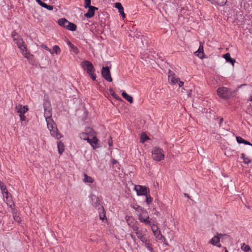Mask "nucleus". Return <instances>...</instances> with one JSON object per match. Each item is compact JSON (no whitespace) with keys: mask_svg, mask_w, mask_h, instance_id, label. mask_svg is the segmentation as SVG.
<instances>
[{"mask_svg":"<svg viewBox=\"0 0 252 252\" xmlns=\"http://www.w3.org/2000/svg\"><path fill=\"white\" fill-rule=\"evenodd\" d=\"M47 127L49 129L51 135L57 139H60L62 134L59 132L52 118L46 120Z\"/></svg>","mask_w":252,"mask_h":252,"instance_id":"obj_1","label":"nucleus"},{"mask_svg":"<svg viewBox=\"0 0 252 252\" xmlns=\"http://www.w3.org/2000/svg\"><path fill=\"white\" fill-rule=\"evenodd\" d=\"M235 91L226 87L219 88L217 90L218 95L222 98H229L234 95Z\"/></svg>","mask_w":252,"mask_h":252,"instance_id":"obj_2","label":"nucleus"},{"mask_svg":"<svg viewBox=\"0 0 252 252\" xmlns=\"http://www.w3.org/2000/svg\"><path fill=\"white\" fill-rule=\"evenodd\" d=\"M15 43L17 44L18 48L20 49L22 55L26 58H30L32 56L30 53L28 51L27 46L23 41V39L20 37L15 42Z\"/></svg>","mask_w":252,"mask_h":252,"instance_id":"obj_3","label":"nucleus"},{"mask_svg":"<svg viewBox=\"0 0 252 252\" xmlns=\"http://www.w3.org/2000/svg\"><path fill=\"white\" fill-rule=\"evenodd\" d=\"M81 67L93 81L96 80V71L93 64H81Z\"/></svg>","mask_w":252,"mask_h":252,"instance_id":"obj_4","label":"nucleus"},{"mask_svg":"<svg viewBox=\"0 0 252 252\" xmlns=\"http://www.w3.org/2000/svg\"><path fill=\"white\" fill-rule=\"evenodd\" d=\"M152 158L155 161H160L164 158V154L163 150L158 147H154L152 151Z\"/></svg>","mask_w":252,"mask_h":252,"instance_id":"obj_5","label":"nucleus"},{"mask_svg":"<svg viewBox=\"0 0 252 252\" xmlns=\"http://www.w3.org/2000/svg\"><path fill=\"white\" fill-rule=\"evenodd\" d=\"M138 219L141 222L144 223L146 225L151 224V221L149 220L148 213L145 210H140V212L138 214Z\"/></svg>","mask_w":252,"mask_h":252,"instance_id":"obj_6","label":"nucleus"},{"mask_svg":"<svg viewBox=\"0 0 252 252\" xmlns=\"http://www.w3.org/2000/svg\"><path fill=\"white\" fill-rule=\"evenodd\" d=\"M94 130L90 127H87L85 129V132H82L80 134V137L81 139L87 140V141H89V139L90 137H92L93 136V133H94Z\"/></svg>","mask_w":252,"mask_h":252,"instance_id":"obj_7","label":"nucleus"},{"mask_svg":"<svg viewBox=\"0 0 252 252\" xmlns=\"http://www.w3.org/2000/svg\"><path fill=\"white\" fill-rule=\"evenodd\" d=\"M134 189L138 195H145L150 192L149 189L145 186L136 185L135 186Z\"/></svg>","mask_w":252,"mask_h":252,"instance_id":"obj_8","label":"nucleus"},{"mask_svg":"<svg viewBox=\"0 0 252 252\" xmlns=\"http://www.w3.org/2000/svg\"><path fill=\"white\" fill-rule=\"evenodd\" d=\"M126 220L127 224L130 226L133 230H137V226H138L137 221L132 217L126 216Z\"/></svg>","mask_w":252,"mask_h":252,"instance_id":"obj_9","label":"nucleus"},{"mask_svg":"<svg viewBox=\"0 0 252 252\" xmlns=\"http://www.w3.org/2000/svg\"><path fill=\"white\" fill-rule=\"evenodd\" d=\"M101 74L102 77L107 81H112V78L111 76L110 68L109 67H103L101 69Z\"/></svg>","mask_w":252,"mask_h":252,"instance_id":"obj_10","label":"nucleus"},{"mask_svg":"<svg viewBox=\"0 0 252 252\" xmlns=\"http://www.w3.org/2000/svg\"><path fill=\"white\" fill-rule=\"evenodd\" d=\"M168 80L170 84L175 85L178 82L179 78L176 76L173 71L169 69L168 70Z\"/></svg>","mask_w":252,"mask_h":252,"instance_id":"obj_11","label":"nucleus"},{"mask_svg":"<svg viewBox=\"0 0 252 252\" xmlns=\"http://www.w3.org/2000/svg\"><path fill=\"white\" fill-rule=\"evenodd\" d=\"M89 140H90L88 142L91 144L94 149H95L99 147L98 144V140L95 136L94 132L93 136H92V137H90Z\"/></svg>","mask_w":252,"mask_h":252,"instance_id":"obj_12","label":"nucleus"},{"mask_svg":"<svg viewBox=\"0 0 252 252\" xmlns=\"http://www.w3.org/2000/svg\"><path fill=\"white\" fill-rule=\"evenodd\" d=\"M134 232L136 233V236L138 239H139L143 243H145V244H148V240L146 239L145 236L143 234L142 230H139V227L137 226V230H133Z\"/></svg>","mask_w":252,"mask_h":252,"instance_id":"obj_13","label":"nucleus"},{"mask_svg":"<svg viewBox=\"0 0 252 252\" xmlns=\"http://www.w3.org/2000/svg\"><path fill=\"white\" fill-rule=\"evenodd\" d=\"M222 236V234L220 233L218 234L217 236L213 237L210 241V243L214 246L220 247L221 245L220 244V237Z\"/></svg>","mask_w":252,"mask_h":252,"instance_id":"obj_14","label":"nucleus"},{"mask_svg":"<svg viewBox=\"0 0 252 252\" xmlns=\"http://www.w3.org/2000/svg\"><path fill=\"white\" fill-rule=\"evenodd\" d=\"M92 204V205L97 208H100L101 206L100 201L98 197L95 195H93L91 196Z\"/></svg>","mask_w":252,"mask_h":252,"instance_id":"obj_15","label":"nucleus"},{"mask_svg":"<svg viewBox=\"0 0 252 252\" xmlns=\"http://www.w3.org/2000/svg\"><path fill=\"white\" fill-rule=\"evenodd\" d=\"M88 8H89L88 11L85 14V16L86 18H91L94 15V10L97 8L93 6H90Z\"/></svg>","mask_w":252,"mask_h":252,"instance_id":"obj_16","label":"nucleus"},{"mask_svg":"<svg viewBox=\"0 0 252 252\" xmlns=\"http://www.w3.org/2000/svg\"><path fill=\"white\" fill-rule=\"evenodd\" d=\"M29 110L28 107L27 105L22 106L21 105L16 107V110L19 114H25Z\"/></svg>","mask_w":252,"mask_h":252,"instance_id":"obj_17","label":"nucleus"},{"mask_svg":"<svg viewBox=\"0 0 252 252\" xmlns=\"http://www.w3.org/2000/svg\"><path fill=\"white\" fill-rule=\"evenodd\" d=\"M115 7L119 10L120 14L122 15L123 19L126 17V15L124 11V8L120 2H117L115 3Z\"/></svg>","mask_w":252,"mask_h":252,"instance_id":"obj_18","label":"nucleus"},{"mask_svg":"<svg viewBox=\"0 0 252 252\" xmlns=\"http://www.w3.org/2000/svg\"><path fill=\"white\" fill-rule=\"evenodd\" d=\"M44 117L45 119H48L51 118L52 113L51 110L49 108H47V107L46 105L44 106Z\"/></svg>","mask_w":252,"mask_h":252,"instance_id":"obj_19","label":"nucleus"},{"mask_svg":"<svg viewBox=\"0 0 252 252\" xmlns=\"http://www.w3.org/2000/svg\"><path fill=\"white\" fill-rule=\"evenodd\" d=\"M195 55L199 58L202 59L203 57V47L202 45H200L198 50L194 53Z\"/></svg>","mask_w":252,"mask_h":252,"instance_id":"obj_20","label":"nucleus"},{"mask_svg":"<svg viewBox=\"0 0 252 252\" xmlns=\"http://www.w3.org/2000/svg\"><path fill=\"white\" fill-rule=\"evenodd\" d=\"M83 181L85 183H93L94 182V180L92 177L88 176L86 174H84Z\"/></svg>","mask_w":252,"mask_h":252,"instance_id":"obj_21","label":"nucleus"},{"mask_svg":"<svg viewBox=\"0 0 252 252\" xmlns=\"http://www.w3.org/2000/svg\"><path fill=\"white\" fill-rule=\"evenodd\" d=\"M98 209L99 211V219L103 220L106 218L105 210L102 206H100Z\"/></svg>","mask_w":252,"mask_h":252,"instance_id":"obj_22","label":"nucleus"},{"mask_svg":"<svg viewBox=\"0 0 252 252\" xmlns=\"http://www.w3.org/2000/svg\"><path fill=\"white\" fill-rule=\"evenodd\" d=\"M122 95L123 97L127 101H128L130 103H132L133 102V98L131 95L128 94L127 93H126L125 92H123L122 93Z\"/></svg>","mask_w":252,"mask_h":252,"instance_id":"obj_23","label":"nucleus"},{"mask_svg":"<svg viewBox=\"0 0 252 252\" xmlns=\"http://www.w3.org/2000/svg\"><path fill=\"white\" fill-rule=\"evenodd\" d=\"M68 21L62 18L58 20V24L60 26L66 28Z\"/></svg>","mask_w":252,"mask_h":252,"instance_id":"obj_24","label":"nucleus"},{"mask_svg":"<svg viewBox=\"0 0 252 252\" xmlns=\"http://www.w3.org/2000/svg\"><path fill=\"white\" fill-rule=\"evenodd\" d=\"M57 145L59 153L60 155H62L64 150V144L63 142L60 141L58 142Z\"/></svg>","mask_w":252,"mask_h":252,"instance_id":"obj_25","label":"nucleus"},{"mask_svg":"<svg viewBox=\"0 0 252 252\" xmlns=\"http://www.w3.org/2000/svg\"><path fill=\"white\" fill-rule=\"evenodd\" d=\"M223 57L226 60L227 62H229L230 63H235V60L231 58L230 55L229 53H226L223 55Z\"/></svg>","mask_w":252,"mask_h":252,"instance_id":"obj_26","label":"nucleus"},{"mask_svg":"<svg viewBox=\"0 0 252 252\" xmlns=\"http://www.w3.org/2000/svg\"><path fill=\"white\" fill-rule=\"evenodd\" d=\"M61 49L58 45H55L53 47V49H51V52H49L51 54H53L55 53L56 55H59L61 53Z\"/></svg>","mask_w":252,"mask_h":252,"instance_id":"obj_27","label":"nucleus"},{"mask_svg":"<svg viewBox=\"0 0 252 252\" xmlns=\"http://www.w3.org/2000/svg\"><path fill=\"white\" fill-rule=\"evenodd\" d=\"M66 29L71 31H75L77 29V27L74 24L68 21L67 26Z\"/></svg>","mask_w":252,"mask_h":252,"instance_id":"obj_28","label":"nucleus"},{"mask_svg":"<svg viewBox=\"0 0 252 252\" xmlns=\"http://www.w3.org/2000/svg\"><path fill=\"white\" fill-rule=\"evenodd\" d=\"M67 44L69 46L70 50L71 52L77 54L78 53V49L73 44H72L70 42L68 41L67 42Z\"/></svg>","mask_w":252,"mask_h":252,"instance_id":"obj_29","label":"nucleus"},{"mask_svg":"<svg viewBox=\"0 0 252 252\" xmlns=\"http://www.w3.org/2000/svg\"><path fill=\"white\" fill-rule=\"evenodd\" d=\"M241 249L245 252H252L250 246L246 245L245 243L242 244Z\"/></svg>","mask_w":252,"mask_h":252,"instance_id":"obj_30","label":"nucleus"},{"mask_svg":"<svg viewBox=\"0 0 252 252\" xmlns=\"http://www.w3.org/2000/svg\"><path fill=\"white\" fill-rule=\"evenodd\" d=\"M148 225L151 226L153 232H154L155 231H157L159 230L158 225L156 223H155L154 222L152 223L151 222V224H148Z\"/></svg>","mask_w":252,"mask_h":252,"instance_id":"obj_31","label":"nucleus"},{"mask_svg":"<svg viewBox=\"0 0 252 252\" xmlns=\"http://www.w3.org/2000/svg\"><path fill=\"white\" fill-rule=\"evenodd\" d=\"M149 139L148 136L145 133H142L140 136V142L144 143L147 140Z\"/></svg>","mask_w":252,"mask_h":252,"instance_id":"obj_32","label":"nucleus"},{"mask_svg":"<svg viewBox=\"0 0 252 252\" xmlns=\"http://www.w3.org/2000/svg\"><path fill=\"white\" fill-rule=\"evenodd\" d=\"M154 233V235H155V236L158 239V240H161L163 236L162 235V234H161V232H160V230H158V231H155L154 232H153Z\"/></svg>","mask_w":252,"mask_h":252,"instance_id":"obj_33","label":"nucleus"},{"mask_svg":"<svg viewBox=\"0 0 252 252\" xmlns=\"http://www.w3.org/2000/svg\"><path fill=\"white\" fill-rule=\"evenodd\" d=\"M3 196L6 198L7 201H10L11 200V196L10 193L8 191H5V192L3 193Z\"/></svg>","mask_w":252,"mask_h":252,"instance_id":"obj_34","label":"nucleus"},{"mask_svg":"<svg viewBox=\"0 0 252 252\" xmlns=\"http://www.w3.org/2000/svg\"><path fill=\"white\" fill-rule=\"evenodd\" d=\"M241 158L243 159L244 162L246 164H249L251 161L248 158L245 157V155L244 154H241Z\"/></svg>","mask_w":252,"mask_h":252,"instance_id":"obj_35","label":"nucleus"},{"mask_svg":"<svg viewBox=\"0 0 252 252\" xmlns=\"http://www.w3.org/2000/svg\"><path fill=\"white\" fill-rule=\"evenodd\" d=\"M11 36H12V37L13 38V39L14 41V42H15L20 37V36L17 34V33L16 32H15V31H13L12 32Z\"/></svg>","mask_w":252,"mask_h":252,"instance_id":"obj_36","label":"nucleus"},{"mask_svg":"<svg viewBox=\"0 0 252 252\" xmlns=\"http://www.w3.org/2000/svg\"><path fill=\"white\" fill-rule=\"evenodd\" d=\"M145 196H146V201L147 203L148 204H150V203H152L153 198H152V197L150 196V194H147L146 195H145Z\"/></svg>","mask_w":252,"mask_h":252,"instance_id":"obj_37","label":"nucleus"},{"mask_svg":"<svg viewBox=\"0 0 252 252\" xmlns=\"http://www.w3.org/2000/svg\"><path fill=\"white\" fill-rule=\"evenodd\" d=\"M42 7L48 9V10H52L53 9V6L50 5H48L47 4H46L44 2L42 4Z\"/></svg>","mask_w":252,"mask_h":252,"instance_id":"obj_38","label":"nucleus"},{"mask_svg":"<svg viewBox=\"0 0 252 252\" xmlns=\"http://www.w3.org/2000/svg\"><path fill=\"white\" fill-rule=\"evenodd\" d=\"M236 140L238 143H245V141L246 140L244 139L243 138L240 136L236 137Z\"/></svg>","mask_w":252,"mask_h":252,"instance_id":"obj_39","label":"nucleus"},{"mask_svg":"<svg viewBox=\"0 0 252 252\" xmlns=\"http://www.w3.org/2000/svg\"><path fill=\"white\" fill-rule=\"evenodd\" d=\"M85 0V5H84V7L85 8H87L88 7H89L91 5V0Z\"/></svg>","mask_w":252,"mask_h":252,"instance_id":"obj_40","label":"nucleus"},{"mask_svg":"<svg viewBox=\"0 0 252 252\" xmlns=\"http://www.w3.org/2000/svg\"><path fill=\"white\" fill-rule=\"evenodd\" d=\"M0 188L1 191L2 192V193L5 192V191H7L6 186L4 185H3V183L0 184Z\"/></svg>","mask_w":252,"mask_h":252,"instance_id":"obj_41","label":"nucleus"},{"mask_svg":"<svg viewBox=\"0 0 252 252\" xmlns=\"http://www.w3.org/2000/svg\"><path fill=\"white\" fill-rule=\"evenodd\" d=\"M41 47L49 52H51V49H49L46 45H44L43 44H42L40 45Z\"/></svg>","mask_w":252,"mask_h":252,"instance_id":"obj_42","label":"nucleus"},{"mask_svg":"<svg viewBox=\"0 0 252 252\" xmlns=\"http://www.w3.org/2000/svg\"><path fill=\"white\" fill-rule=\"evenodd\" d=\"M111 94L113 96V97L116 98V99L119 100L120 99V97L115 93H112Z\"/></svg>","mask_w":252,"mask_h":252,"instance_id":"obj_43","label":"nucleus"},{"mask_svg":"<svg viewBox=\"0 0 252 252\" xmlns=\"http://www.w3.org/2000/svg\"><path fill=\"white\" fill-rule=\"evenodd\" d=\"M19 116H20L21 121H24L25 120L26 117L24 115V114H19Z\"/></svg>","mask_w":252,"mask_h":252,"instance_id":"obj_44","label":"nucleus"},{"mask_svg":"<svg viewBox=\"0 0 252 252\" xmlns=\"http://www.w3.org/2000/svg\"><path fill=\"white\" fill-rule=\"evenodd\" d=\"M178 84L179 87H181L184 85V82L180 81V79L178 81V82L177 83Z\"/></svg>","mask_w":252,"mask_h":252,"instance_id":"obj_45","label":"nucleus"},{"mask_svg":"<svg viewBox=\"0 0 252 252\" xmlns=\"http://www.w3.org/2000/svg\"><path fill=\"white\" fill-rule=\"evenodd\" d=\"M35 1L41 6H42L43 4V2H42L41 0H35Z\"/></svg>","mask_w":252,"mask_h":252,"instance_id":"obj_46","label":"nucleus"},{"mask_svg":"<svg viewBox=\"0 0 252 252\" xmlns=\"http://www.w3.org/2000/svg\"><path fill=\"white\" fill-rule=\"evenodd\" d=\"M108 144H109V146H112V139L111 137H110V139L108 141Z\"/></svg>","mask_w":252,"mask_h":252,"instance_id":"obj_47","label":"nucleus"},{"mask_svg":"<svg viewBox=\"0 0 252 252\" xmlns=\"http://www.w3.org/2000/svg\"><path fill=\"white\" fill-rule=\"evenodd\" d=\"M244 144H246V145H251V143L249 141H248L247 140H245Z\"/></svg>","mask_w":252,"mask_h":252,"instance_id":"obj_48","label":"nucleus"},{"mask_svg":"<svg viewBox=\"0 0 252 252\" xmlns=\"http://www.w3.org/2000/svg\"><path fill=\"white\" fill-rule=\"evenodd\" d=\"M148 243H149V245L147 244H145L146 246L147 247V248L148 249H149L150 248V246H151V245L150 244V243H149V241H148Z\"/></svg>","mask_w":252,"mask_h":252,"instance_id":"obj_49","label":"nucleus"},{"mask_svg":"<svg viewBox=\"0 0 252 252\" xmlns=\"http://www.w3.org/2000/svg\"><path fill=\"white\" fill-rule=\"evenodd\" d=\"M131 238H132L133 240H135V237L133 235L131 234Z\"/></svg>","mask_w":252,"mask_h":252,"instance_id":"obj_50","label":"nucleus"},{"mask_svg":"<svg viewBox=\"0 0 252 252\" xmlns=\"http://www.w3.org/2000/svg\"><path fill=\"white\" fill-rule=\"evenodd\" d=\"M82 63H90L88 61H84Z\"/></svg>","mask_w":252,"mask_h":252,"instance_id":"obj_51","label":"nucleus"},{"mask_svg":"<svg viewBox=\"0 0 252 252\" xmlns=\"http://www.w3.org/2000/svg\"><path fill=\"white\" fill-rule=\"evenodd\" d=\"M224 249H225V252H228V251H227V250L226 249V248H224Z\"/></svg>","mask_w":252,"mask_h":252,"instance_id":"obj_52","label":"nucleus"},{"mask_svg":"<svg viewBox=\"0 0 252 252\" xmlns=\"http://www.w3.org/2000/svg\"><path fill=\"white\" fill-rule=\"evenodd\" d=\"M246 84H244L241 85L240 87H242V86H246Z\"/></svg>","mask_w":252,"mask_h":252,"instance_id":"obj_53","label":"nucleus"},{"mask_svg":"<svg viewBox=\"0 0 252 252\" xmlns=\"http://www.w3.org/2000/svg\"><path fill=\"white\" fill-rule=\"evenodd\" d=\"M250 100L252 101V95L251 98L250 99Z\"/></svg>","mask_w":252,"mask_h":252,"instance_id":"obj_54","label":"nucleus"},{"mask_svg":"<svg viewBox=\"0 0 252 252\" xmlns=\"http://www.w3.org/2000/svg\"><path fill=\"white\" fill-rule=\"evenodd\" d=\"M251 145L252 146V144H251Z\"/></svg>","mask_w":252,"mask_h":252,"instance_id":"obj_55","label":"nucleus"}]
</instances>
